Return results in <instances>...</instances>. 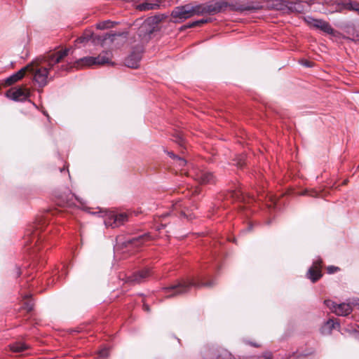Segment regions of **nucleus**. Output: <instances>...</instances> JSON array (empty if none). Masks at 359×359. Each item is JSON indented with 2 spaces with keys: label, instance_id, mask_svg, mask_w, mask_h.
Masks as SVG:
<instances>
[{
  "label": "nucleus",
  "instance_id": "obj_5",
  "mask_svg": "<svg viewBox=\"0 0 359 359\" xmlns=\"http://www.w3.org/2000/svg\"><path fill=\"white\" fill-rule=\"evenodd\" d=\"M191 177L200 184H212L215 182V176L212 172L208 170L200 168H195L190 174Z\"/></svg>",
  "mask_w": 359,
  "mask_h": 359
},
{
  "label": "nucleus",
  "instance_id": "obj_51",
  "mask_svg": "<svg viewBox=\"0 0 359 359\" xmlns=\"http://www.w3.org/2000/svg\"><path fill=\"white\" fill-rule=\"evenodd\" d=\"M358 340H359V334H358Z\"/></svg>",
  "mask_w": 359,
  "mask_h": 359
},
{
  "label": "nucleus",
  "instance_id": "obj_26",
  "mask_svg": "<svg viewBox=\"0 0 359 359\" xmlns=\"http://www.w3.org/2000/svg\"><path fill=\"white\" fill-rule=\"evenodd\" d=\"M210 19H201V20H195L194 22H189V23H187L186 25H184L183 26H182L180 27V29L181 30H184L186 29H188V28H192L194 27H196V26H198V25H201L202 24H204V23H206L208 22H210Z\"/></svg>",
  "mask_w": 359,
  "mask_h": 359
},
{
  "label": "nucleus",
  "instance_id": "obj_44",
  "mask_svg": "<svg viewBox=\"0 0 359 359\" xmlns=\"http://www.w3.org/2000/svg\"><path fill=\"white\" fill-rule=\"evenodd\" d=\"M243 163H241V162L238 163V167L241 168V167H243Z\"/></svg>",
  "mask_w": 359,
  "mask_h": 359
},
{
  "label": "nucleus",
  "instance_id": "obj_23",
  "mask_svg": "<svg viewBox=\"0 0 359 359\" xmlns=\"http://www.w3.org/2000/svg\"><path fill=\"white\" fill-rule=\"evenodd\" d=\"M29 68H30V65H27V66L22 68L19 71L16 72L15 73L13 74L12 75H11L9 77H8L6 79V83L8 85H12L13 83L18 81L22 78H23L25 71H27Z\"/></svg>",
  "mask_w": 359,
  "mask_h": 359
},
{
  "label": "nucleus",
  "instance_id": "obj_37",
  "mask_svg": "<svg viewBox=\"0 0 359 359\" xmlns=\"http://www.w3.org/2000/svg\"><path fill=\"white\" fill-rule=\"evenodd\" d=\"M177 161H178L179 166L184 167L187 165V161L181 157H179Z\"/></svg>",
  "mask_w": 359,
  "mask_h": 359
},
{
  "label": "nucleus",
  "instance_id": "obj_36",
  "mask_svg": "<svg viewBox=\"0 0 359 359\" xmlns=\"http://www.w3.org/2000/svg\"><path fill=\"white\" fill-rule=\"evenodd\" d=\"M231 194L232 197H235L237 199H239L242 196L243 192L241 190H239V191H234Z\"/></svg>",
  "mask_w": 359,
  "mask_h": 359
},
{
  "label": "nucleus",
  "instance_id": "obj_4",
  "mask_svg": "<svg viewBox=\"0 0 359 359\" xmlns=\"http://www.w3.org/2000/svg\"><path fill=\"white\" fill-rule=\"evenodd\" d=\"M191 4H187L178 6L171 11L170 16L174 19L175 23H180L192 17Z\"/></svg>",
  "mask_w": 359,
  "mask_h": 359
},
{
  "label": "nucleus",
  "instance_id": "obj_32",
  "mask_svg": "<svg viewBox=\"0 0 359 359\" xmlns=\"http://www.w3.org/2000/svg\"><path fill=\"white\" fill-rule=\"evenodd\" d=\"M147 20L154 27V29H156L157 28V25L158 24L161 22V16H159L158 15H156L153 17H151L148 19H147Z\"/></svg>",
  "mask_w": 359,
  "mask_h": 359
},
{
  "label": "nucleus",
  "instance_id": "obj_20",
  "mask_svg": "<svg viewBox=\"0 0 359 359\" xmlns=\"http://www.w3.org/2000/svg\"><path fill=\"white\" fill-rule=\"evenodd\" d=\"M339 323L330 318L327 320L321 327L320 332L324 335L330 334H331L333 329H339Z\"/></svg>",
  "mask_w": 359,
  "mask_h": 359
},
{
  "label": "nucleus",
  "instance_id": "obj_22",
  "mask_svg": "<svg viewBox=\"0 0 359 359\" xmlns=\"http://www.w3.org/2000/svg\"><path fill=\"white\" fill-rule=\"evenodd\" d=\"M269 6L272 9L282 11L284 13H287L288 12V1L273 0Z\"/></svg>",
  "mask_w": 359,
  "mask_h": 359
},
{
  "label": "nucleus",
  "instance_id": "obj_42",
  "mask_svg": "<svg viewBox=\"0 0 359 359\" xmlns=\"http://www.w3.org/2000/svg\"><path fill=\"white\" fill-rule=\"evenodd\" d=\"M159 16H161V21H162L163 20L165 19L168 16L165 14H161V15H158Z\"/></svg>",
  "mask_w": 359,
  "mask_h": 359
},
{
  "label": "nucleus",
  "instance_id": "obj_17",
  "mask_svg": "<svg viewBox=\"0 0 359 359\" xmlns=\"http://www.w3.org/2000/svg\"><path fill=\"white\" fill-rule=\"evenodd\" d=\"M142 58V50H134L126 58L125 64L128 67L130 68H137L139 63Z\"/></svg>",
  "mask_w": 359,
  "mask_h": 359
},
{
  "label": "nucleus",
  "instance_id": "obj_33",
  "mask_svg": "<svg viewBox=\"0 0 359 359\" xmlns=\"http://www.w3.org/2000/svg\"><path fill=\"white\" fill-rule=\"evenodd\" d=\"M32 234V237L31 238L30 242H34L35 244H36L39 241L41 240V238L39 236L38 233L34 232L32 233L31 230H28L26 234V236H29V234Z\"/></svg>",
  "mask_w": 359,
  "mask_h": 359
},
{
  "label": "nucleus",
  "instance_id": "obj_9",
  "mask_svg": "<svg viewBox=\"0 0 359 359\" xmlns=\"http://www.w3.org/2000/svg\"><path fill=\"white\" fill-rule=\"evenodd\" d=\"M32 72L34 74V81L40 88L46 86L48 80H53L54 79V76L48 77L49 69L47 67H40L36 69H32Z\"/></svg>",
  "mask_w": 359,
  "mask_h": 359
},
{
  "label": "nucleus",
  "instance_id": "obj_11",
  "mask_svg": "<svg viewBox=\"0 0 359 359\" xmlns=\"http://www.w3.org/2000/svg\"><path fill=\"white\" fill-rule=\"evenodd\" d=\"M185 207L182 201H177L172 204L171 210L163 215V217L169 215H174L175 217H184L188 219H192L191 214H188L186 212Z\"/></svg>",
  "mask_w": 359,
  "mask_h": 359
},
{
  "label": "nucleus",
  "instance_id": "obj_8",
  "mask_svg": "<svg viewBox=\"0 0 359 359\" xmlns=\"http://www.w3.org/2000/svg\"><path fill=\"white\" fill-rule=\"evenodd\" d=\"M30 95L29 90L26 88H12L6 91V96L15 102H25Z\"/></svg>",
  "mask_w": 359,
  "mask_h": 359
},
{
  "label": "nucleus",
  "instance_id": "obj_27",
  "mask_svg": "<svg viewBox=\"0 0 359 359\" xmlns=\"http://www.w3.org/2000/svg\"><path fill=\"white\" fill-rule=\"evenodd\" d=\"M25 299V302L23 303V307L25 309H26L27 311H31L34 309V302L32 299H31V294H26L23 297Z\"/></svg>",
  "mask_w": 359,
  "mask_h": 359
},
{
  "label": "nucleus",
  "instance_id": "obj_15",
  "mask_svg": "<svg viewBox=\"0 0 359 359\" xmlns=\"http://www.w3.org/2000/svg\"><path fill=\"white\" fill-rule=\"evenodd\" d=\"M151 236L149 233H144L137 236H134L126 240L123 245L125 247L133 246L135 248L140 247L144 242L150 240Z\"/></svg>",
  "mask_w": 359,
  "mask_h": 359
},
{
  "label": "nucleus",
  "instance_id": "obj_28",
  "mask_svg": "<svg viewBox=\"0 0 359 359\" xmlns=\"http://www.w3.org/2000/svg\"><path fill=\"white\" fill-rule=\"evenodd\" d=\"M191 8L192 10L191 11L192 17L195 15H199L205 13V4H197L195 6L191 4Z\"/></svg>",
  "mask_w": 359,
  "mask_h": 359
},
{
  "label": "nucleus",
  "instance_id": "obj_21",
  "mask_svg": "<svg viewBox=\"0 0 359 359\" xmlns=\"http://www.w3.org/2000/svg\"><path fill=\"white\" fill-rule=\"evenodd\" d=\"M325 4H334L337 6H341L351 11H355L359 13V4L355 1H348V3L340 2L339 0H325Z\"/></svg>",
  "mask_w": 359,
  "mask_h": 359
},
{
  "label": "nucleus",
  "instance_id": "obj_7",
  "mask_svg": "<svg viewBox=\"0 0 359 359\" xmlns=\"http://www.w3.org/2000/svg\"><path fill=\"white\" fill-rule=\"evenodd\" d=\"M324 304L337 316H346L352 311L351 306L347 303L337 304L330 299H327L324 301Z\"/></svg>",
  "mask_w": 359,
  "mask_h": 359
},
{
  "label": "nucleus",
  "instance_id": "obj_1",
  "mask_svg": "<svg viewBox=\"0 0 359 359\" xmlns=\"http://www.w3.org/2000/svg\"><path fill=\"white\" fill-rule=\"evenodd\" d=\"M216 284L215 280L205 282L203 278L197 276L187 279H181L175 281L167 287H163L162 290L165 297L171 298L187 293L192 287H213Z\"/></svg>",
  "mask_w": 359,
  "mask_h": 359
},
{
  "label": "nucleus",
  "instance_id": "obj_30",
  "mask_svg": "<svg viewBox=\"0 0 359 359\" xmlns=\"http://www.w3.org/2000/svg\"><path fill=\"white\" fill-rule=\"evenodd\" d=\"M114 24H115V22H111L110 20H105V21H102V22H100V23H98L97 25V28L99 29H109V28L112 27Z\"/></svg>",
  "mask_w": 359,
  "mask_h": 359
},
{
  "label": "nucleus",
  "instance_id": "obj_24",
  "mask_svg": "<svg viewBox=\"0 0 359 359\" xmlns=\"http://www.w3.org/2000/svg\"><path fill=\"white\" fill-rule=\"evenodd\" d=\"M96 58L93 56H88V57H83L82 58H80L77 60L75 62V67H79L81 65H84L86 66H92L94 65H96Z\"/></svg>",
  "mask_w": 359,
  "mask_h": 359
},
{
  "label": "nucleus",
  "instance_id": "obj_46",
  "mask_svg": "<svg viewBox=\"0 0 359 359\" xmlns=\"http://www.w3.org/2000/svg\"><path fill=\"white\" fill-rule=\"evenodd\" d=\"M67 174H68L69 177H70V175H69V170H67Z\"/></svg>",
  "mask_w": 359,
  "mask_h": 359
},
{
  "label": "nucleus",
  "instance_id": "obj_34",
  "mask_svg": "<svg viewBox=\"0 0 359 359\" xmlns=\"http://www.w3.org/2000/svg\"><path fill=\"white\" fill-rule=\"evenodd\" d=\"M109 355V349L108 348H103L98 352V356L100 358H106Z\"/></svg>",
  "mask_w": 359,
  "mask_h": 359
},
{
  "label": "nucleus",
  "instance_id": "obj_16",
  "mask_svg": "<svg viewBox=\"0 0 359 359\" xmlns=\"http://www.w3.org/2000/svg\"><path fill=\"white\" fill-rule=\"evenodd\" d=\"M150 276L149 269H144L126 277V282L137 284L144 282Z\"/></svg>",
  "mask_w": 359,
  "mask_h": 359
},
{
  "label": "nucleus",
  "instance_id": "obj_31",
  "mask_svg": "<svg viewBox=\"0 0 359 359\" xmlns=\"http://www.w3.org/2000/svg\"><path fill=\"white\" fill-rule=\"evenodd\" d=\"M173 141L178 144L180 147H184L185 140L181 133H177L173 137Z\"/></svg>",
  "mask_w": 359,
  "mask_h": 359
},
{
  "label": "nucleus",
  "instance_id": "obj_25",
  "mask_svg": "<svg viewBox=\"0 0 359 359\" xmlns=\"http://www.w3.org/2000/svg\"><path fill=\"white\" fill-rule=\"evenodd\" d=\"M10 349L16 353H20L27 349L29 346L22 341H17L9 345Z\"/></svg>",
  "mask_w": 359,
  "mask_h": 359
},
{
  "label": "nucleus",
  "instance_id": "obj_43",
  "mask_svg": "<svg viewBox=\"0 0 359 359\" xmlns=\"http://www.w3.org/2000/svg\"><path fill=\"white\" fill-rule=\"evenodd\" d=\"M16 270H17L16 271V277H19L20 276V273H21L20 270L19 268H17Z\"/></svg>",
  "mask_w": 359,
  "mask_h": 359
},
{
  "label": "nucleus",
  "instance_id": "obj_45",
  "mask_svg": "<svg viewBox=\"0 0 359 359\" xmlns=\"http://www.w3.org/2000/svg\"><path fill=\"white\" fill-rule=\"evenodd\" d=\"M60 170L61 172H62L65 171V168H60Z\"/></svg>",
  "mask_w": 359,
  "mask_h": 359
},
{
  "label": "nucleus",
  "instance_id": "obj_2",
  "mask_svg": "<svg viewBox=\"0 0 359 359\" xmlns=\"http://www.w3.org/2000/svg\"><path fill=\"white\" fill-rule=\"evenodd\" d=\"M227 7H229L231 11L242 13L245 11H258L262 8V6L259 2L253 1L248 2L246 4H242L238 1L231 4H228L224 1H210L205 4V13L212 15L218 13L225 11Z\"/></svg>",
  "mask_w": 359,
  "mask_h": 359
},
{
  "label": "nucleus",
  "instance_id": "obj_6",
  "mask_svg": "<svg viewBox=\"0 0 359 359\" xmlns=\"http://www.w3.org/2000/svg\"><path fill=\"white\" fill-rule=\"evenodd\" d=\"M69 51L70 48H65L62 50L57 51L45 57L44 62L47 64L46 67L49 69V72L56 69V65L61 62L69 55Z\"/></svg>",
  "mask_w": 359,
  "mask_h": 359
},
{
  "label": "nucleus",
  "instance_id": "obj_19",
  "mask_svg": "<svg viewBox=\"0 0 359 359\" xmlns=\"http://www.w3.org/2000/svg\"><path fill=\"white\" fill-rule=\"evenodd\" d=\"M96 58V65H103L109 64L114 66L115 64L111 61L112 53L111 51H102L99 55L95 57Z\"/></svg>",
  "mask_w": 359,
  "mask_h": 359
},
{
  "label": "nucleus",
  "instance_id": "obj_49",
  "mask_svg": "<svg viewBox=\"0 0 359 359\" xmlns=\"http://www.w3.org/2000/svg\"><path fill=\"white\" fill-rule=\"evenodd\" d=\"M43 115L46 116H48V114H47L46 113H43Z\"/></svg>",
  "mask_w": 359,
  "mask_h": 359
},
{
  "label": "nucleus",
  "instance_id": "obj_10",
  "mask_svg": "<svg viewBox=\"0 0 359 359\" xmlns=\"http://www.w3.org/2000/svg\"><path fill=\"white\" fill-rule=\"evenodd\" d=\"M128 217V215L125 212L119 214L109 213L104 219V224L106 226L116 228L127 222Z\"/></svg>",
  "mask_w": 359,
  "mask_h": 359
},
{
  "label": "nucleus",
  "instance_id": "obj_50",
  "mask_svg": "<svg viewBox=\"0 0 359 359\" xmlns=\"http://www.w3.org/2000/svg\"><path fill=\"white\" fill-rule=\"evenodd\" d=\"M358 39L356 40L359 41V36H357Z\"/></svg>",
  "mask_w": 359,
  "mask_h": 359
},
{
  "label": "nucleus",
  "instance_id": "obj_38",
  "mask_svg": "<svg viewBox=\"0 0 359 359\" xmlns=\"http://www.w3.org/2000/svg\"><path fill=\"white\" fill-rule=\"evenodd\" d=\"M167 154L170 158L175 160H177L180 157L177 155L175 154L172 151H167Z\"/></svg>",
  "mask_w": 359,
  "mask_h": 359
},
{
  "label": "nucleus",
  "instance_id": "obj_39",
  "mask_svg": "<svg viewBox=\"0 0 359 359\" xmlns=\"http://www.w3.org/2000/svg\"><path fill=\"white\" fill-rule=\"evenodd\" d=\"M143 310L144 311L149 312L150 311L149 306L148 304H143Z\"/></svg>",
  "mask_w": 359,
  "mask_h": 359
},
{
  "label": "nucleus",
  "instance_id": "obj_14",
  "mask_svg": "<svg viewBox=\"0 0 359 359\" xmlns=\"http://www.w3.org/2000/svg\"><path fill=\"white\" fill-rule=\"evenodd\" d=\"M154 31V27L145 20L138 28L137 35L142 42H147Z\"/></svg>",
  "mask_w": 359,
  "mask_h": 359
},
{
  "label": "nucleus",
  "instance_id": "obj_48",
  "mask_svg": "<svg viewBox=\"0 0 359 359\" xmlns=\"http://www.w3.org/2000/svg\"><path fill=\"white\" fill-rule=\"evenodd\" d=\"M43 115L46 116H48V114H47L46 113H43Z\"/></svg>",
  "mask_w": 359,
  "mask_h": 359
},
{
  "label": "nucleus",
  "instance_id": "obj_12",
  "mask_svg": "<svg viewBox=\"0 0 359 359\" xmlns=\"http://www.w3.org/2000/svg\"><path fill=\"white\" fill-rule=\"evenodd\" d=\"M322 259L317 257L313 262L312 266L309 269L306 273L307 278L313 283L316 282L322 276Z\"/></svg>",
  "mask_w": 359,
  "mask_h": 359
},
{
  "label": "nucleus",
  "instance_id": "obj_47",
  "mask_svg": "<svg viewBox=\"0 0 359 359\" xmlns=\"http://www.w3.org/2000/svg\"><path fill=\"white\" fill-rule=\"evenodd\" d=\"M43 115L46 116H48V114H47L46 113H43Z\"/></svg>",
  "mask_w": 359,
  "mask_h": 359
},
{
  "label": "nucleus",
  "instance_id": "obj_13",
  "mask_svg": "<svg viewBox=\"0 0 359 359\" xmlns=\"http://www.w3.org/2000/svg\"><path fill=\"white\" fill-rule=\"evenodd\" d=\"M306 20L309 24L312 25L314 27L320 29L323 32L328 34H334V30L329 22L321 19H315L311 16H307Z\"/></svg>",
  "mask_w": 359,
  "mask_h": 359
},
{
  "label": "nucleus",
  "instance_id": "obj_41",
  "mask_svg": "<svg viewBox=\"0 0 359 359\" xmlns=\"http://www.w3.org/2000/svg\"><path fill=\"white\" fill-rule=\"evenodd\" d=\"M252 229V225L249 224L248 226L246 228V229L243 230V232L250 231H251Z\"/></svg>",
  "mask_w": 359,
  "mask_h": 359
},
{
  "label": "nucleus",
  "instance_id": "obj_40",
  "mask_svg": "<svg viewBox=\"0 0 359 359\" xmlns=\"http://www.w3.org/2000/svg\"><path fill=\"white\" fill-rule=\"evenodd\" d=\"M302 65L305 67H311V62L309 61H305Z\"/></svg>",
  "mask_w": 359,
  "mask_h": 359
},
{
  "label": "nucleus",
  "instance_id": "obj_3",
  "mask_svg": "<svg viewBox=\"0 0 359 359\" xmlns=\"http://www.w3.org/2000/svg\"><path fill=\"white\" fill-rule=\"evenodd\" d=\"M118 36H124V38H126V33L110 32L102 35H94L90 32L85 33L83 36L78 38L76 42L79 43H85L92 41L94 45H100L101 46H104L107 43V41H109V43H114L115 39Z\"/></svg>",
  "mask_w": 359,
  "mask_h": 359
},
{
  "label": "nucleus",
  "instance_id": "obj_29",
  "mask_svg": "<svg viewBox=\"0 0 359 359\" xmlns=\"http://www.w3.org/2000/svg\"><path fill=\"white\" fill-rule=\"evenodd\" d=\"M72 67L73 66L72 65V62H68L66 65H61L57 66L55 72V75L53 76L55 77V76H58L61 72L69 71Z\"/></svg>",
  "mask_w": 359,
  "mask_h": 359
},
{
  "label": "nucleus",
  "instance_id": "obj_35",
  "mask_svg": "<svg viewBox=\"0 0 359 359\" xmlns=\"http://www.w3.org/2000/svg\"><path fill=\"white\" fill-rule=\"evenodd\" d=\"M339 270V268L337 266H329L327 268V271L329 274H332V273L338 271Z\"/></svg>",
  "mask_w": 359,
  "mask_h": 359
},
{
  "label": "nucleus",
  "instance_id": "obj_18",
  "mask_svg": "<svg viewBox=\"0 0 359 359\" xmlns=\"http://www.w3.org/2000/svg\"><path fill=\"white\" fill-rule=\"evenodd\" d=\"M309 6L307 3L301 1H288V12L290 13H303Z\"/></svg>",
  "mask_w": 359,
  "mask_h": 359
}]
</instances>
